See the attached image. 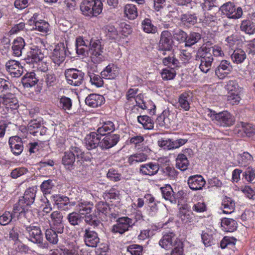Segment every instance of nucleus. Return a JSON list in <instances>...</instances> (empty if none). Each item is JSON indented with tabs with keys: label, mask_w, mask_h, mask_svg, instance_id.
<instances>
[{
	"label": "nucleus",
	"mask_w": 255,
	"mask_h": 255,
	"mask_svg": "<svg viewBox=\"0 0 255 255\" xmlns=\"http://www.w3.org/2000/svg\"><path fill=\"white\" fill-rule=\"evenodd\" d=\"M197 16L195 14L189 13L182 14L180 17L181 22L187 26L195 24L197 22Z\"/></svg>",
	"instance_id": "obj_38"
},
{
	"label": "nucleus",
	"mask_w": 255,
	"mask_h": 255,
	"mask_svg": "<svg viewBox=\"0 0 255 255\" xmlns=\"http://www.w3.org/2000/svg\"><path fill=\"white\" fill-rule=\"evenodd\" d=\"M49 23L43 20H40V21L37 22L33 25V29L37 30L43 33H47L49 30Z\"/></svg>",
	"instance_id": "obj_52"
},
{
	"label": "nucleus",
	"mask_w": 255,
	"mask_h": 255,
	"mask_svg": "<svg viewBox=\"0 0 255 255\" xmlns=\"http://www.w3.org/2000/svg\"><path fill=\"white\" fill-rule=\"evenodd\" d=\"M226 90L231 93H239V86L236 80L229 81L225 87Z\"/></svg>",
	"instance_id": "obj_59"
},
{
	"label": "nucleus",
	"mask_w": 255,
	"mask_h": 255,
	"mask_svg": "<svg viewBox=\"0 0 255 255\" xmlns=\"http://www.w3.org/2000/svg\"><path fill=\"white\" fill-rule=\"evenodd\" d=\"M119 74L118 67L113 64H109L101 72V75L103 78L114 79Z\"/></svg>",
	"instance_id": "obj_24"
},
{
	"label": "nucleus",
	"mask_w": 255,
	"mask_h": 255,
	"mask_svg": "<svg viewBox=\"0 0 255 255\" xmlns=\"http://www.w3.org/2000/svg\"><path fill=\"white\" fill-rule=\"evenodd\" d=\"M232 69L233 67L229 61L222 60L215 69V74L220 79H223L232 72Z\"/></svg>",
	"instance_id": "obj_17"
},
{
	"label": "nucleus",
	"mask_w": 255,
	"mask_h": 255,
	"mask_svg": "<svg viewBox=\"0 0 255 255\" xmlns=\"http://www.w3.org/2000/svg\"><path fill=\"white\" fill-rule=\"evenodd\" d=\"M222 12L229 18L239 19L243 15V10L241 7L236 8L231 2L224 3L220 7Z\"/></svg>",
	"instance_id": "obj_9"
},
{
	"label": "nucleus",
	"mask_w": 255,
	"mask_h": 255,
	"mask_svg": "<svg viewBox=\"0 0 255 255\" xmlns=\"http://www.w3.org/2000/svg\"><path fill=\"white\" fill-rule=\"evenodd\" d=\"M222 206L224 207L223 212L226 214H230L234 211L235 204L231 198L226 197L222 202Z\"/></svg>",
	"instance_id": "obj_43"
},
{
	"label": "nucleus",
	"mask_w": 255,
	"mask_h": 255,
	"mask_svg": "<svg viewBox=\"0 0 255 255\" xmlns=\"http://www.w3.org/2000/svg\"><path fill=\"white\" fill-rule=\"evenodd\" d=\"M143 30L146 33H155L157 31V28L152 23L151 20L148 18L145 19L142 22Z\"/></svg>",
	"instance_id": "obj_50"
},
{
	"label": "nucleus",
	"mask_w": 255,
	"mask_h": 255,
	"mask_svg": "<svg viewBox=\"0 0 255 255\" xmlns=\"http://www.w3.org/2000/svg\"><path fill=\"white\" fill-rule=\"evenodd\" d=\"M195 60L197 64L199 65L201 71L207 73L211 69L214 58L211 52L205 51L201 48L198 50Z\"/></svg>",
	"instance_id": "obj_1"
},
{
	"label": "nucleus",
	"mask_w": 255,
	"mask_h": 255,
	"mask_svg": "<svg viewBox=\"0 0 255 255\" xmlns=\"http://www.w3.org/2000/svg\"><path fill=\"white\" fill-rule=\"evenodd\" d=\"M133 225V223L131 219L128 217L119 218L117 220V224L113 226L112 232L122 235L129 230V229L132 228Z\"/></svg>",
	"instance_id": "obj_10"
},
{
	"label": "nucleus",
	"mask_w": 255,
	"mask_h": 255,
	"mask_svg": "<svg viewBox=\"0 0 255 255\" xmlns=\"http://www.w3.org/2000/svg\"><path fill=\"white\" fill-rule=\"evenodd\" d=\"M62 251L64 255H79V249L76 246L65 248Z\"/></svg>",
	"instance_id": "obj_64"
},
{
	"label": "nucleus",
	"mask_w": 255,
	"mask_h": 255,
	"mask_svg": "<svg viewBox=\"0 0 255 255\" xmlns=\"http://www.w3.org/2000/svg\"><path fill=\"white\" fill-rule=\"evenodd\" d=\"M202 48L204 49V51H205L211 52L213 56H214L215 57H222L224 55V52L222 50V48L220 47L217 46H214L210 48H207L206 47H205Z\"/></svg>",
	"instance_id": "obj_58"
},
{
	"label": "nucleus",
	"mask_w": 255,
	"mask_h": 255,
	"mask_svg": "<svg viewBox=\"0 0 255 255\" xmlns=\"http://www.w3.org/2000/svg\"><path fill=\"white\" fill-rule=\"evenodd\" d=\"M92 8L93 9L91 12V17L99 15L103 10V3L100 0H93Z\"/></svg>",
	"instance_id": "obj_47"
},
{
	"label": "nucleus",
	"mask_w": 255,
	"mask_h": 255,
	"mask_svg": "<svg viewBox=\"0 0 255 255\" xmlns=\"http://www.w3.org/2000/svg\"><path fill=\"white\" fill-rule=\"evenodd\" d=\"M120 136L117 134H108L101 141L100 147L102 149H109L117 144Z\"/></svg>",
	"instance_id": "obj_18"
},
{
	"label": "nucleus",
	"mask_w": 255,
	"mask_h": 255,
	"mask_svg": "<svg viewBox=\"0 0 255 255\" xmlns=\"http://www.w3.org/2000/svg\"><path fill=\"white\" fill-rule=\"evenodd\" d=\"M189 98L188 95L186 93L181 94L179 98V105L185 111H188L189 110Z\"/></svg>",
	"instance_id": "obj_57"
},
{
	"label": "nucleus",
	"mask_w": 255,
	"mask_h": 255,
	"mask_svg": "<svg viewBox=\"0 0 255 255\" xmlns=\"http://www.w3.org/2000/svg\"><path fill=\"white\" fill-rule=\"evenodd\" d=\"M70 53L68 50L67 44L65 45L64 43H60L56 46L51 55L52 61L58 66H59L63 63L68 55Z\"/></svg>",
	"instance_id": "obj_6"
},
{
	"label": "nucleus",
	"mask_w": 255,
	"mask_h": 255,
	"mask_svg": "<svg viewBox=\"0 0 255 255\" xmlns=\"http://www.w3.org/2000/svg\"><path fill=\"white\" fill-rule=\"evenodd\" d=\"M75 161V155L74 153L67 151L64 152V155L62 157V162L67 166H72L74 163Z\"/></svg>",
	"instance_id": "obj_42"
},
{
	"label": "nucleus",
	"mask_w": 255,
	"mask_h": 255,
	"mask_svg": "<svg viewBox=\"0 0 255 255\" xmlns=\"http://www.w3.org/2000/svg\"><path fill=\"white\" fill-rule=\"evenodd\" d=\"M221 226L226 232H233L237 228V222L229 218H223L221 220Z\"/></svg>",
	"instance_id": "obj_31"
},
{
	"label": "nucleus",
	"mask_w": 255,
	"mask_h": 255,
	"mask_svg": "<svg viewBox=\"0 0 255 255\" xmlns=\"http://www.w3.org/2000/svg\"><path fill=\"white\" fill-rule=\"evenodd\" d=\"M125 13L128 19H134L137 16L136 6L132 4H127L125 6Z\"/></svg>",
	"instance_id": "obj_41"
},
{
	"label": "nucleus",
	"mask_w": 255,
	"mask_h": 255,
	"mask_svg": "<svg viewBox=\"0 0 255 255\" xmlns=\"http://www.w3.org/2000/svg\"><path fill=\"white\" fill-rule=\"evenodd\" d=\"M234 132L239 137H251L255 135V126L252 124L241 122L235 127Z\"/></svg>",
	"instance_id": "obj_7"
},
{
	"label": "nucleus",
	"mask_w": 255,
	"mask_h": 255,
	"mask_svg": "<svg viewBox=\"0 0 255 255\" xmlns=\"http://www.w3.org/2000/svg\"><path fill=\"white\" fill-rule=\"evenodd\" d=\"M245 179L249 182H252L255 178V169L249 167L244 173Z\"/></svg>",
	"instance_id": "obj_63"
},
{
	"label": "nucleus",
	"mask_w": 255,
	"mask_h": 255,
	"mask_svg": "<svg viewBox=\"0 0 255 255\" xmlns=\"http://www.w3.org/2000/svg\"><path fill=\"white\" fill-rule=\"evenodd\" d=\"M85 221L87 224L94 227H98L101 224L97 216L94 214L85 215Z\"/></svg>",
	"instance_id": "obj_54"
},
{
	"label": "nucleus",
	"mask_w": 255,
	"mask_h": 255,
	"mask_svg": "<svg viewBox=\"0 0 255 255\" xmlns=\"http://www.w3.org/2000/svg\"><path fill=\"white\" fill-rule=\"evenodd\" d=\"M96 212L98 213L99 218L102 220H106L109 211L111 210L109 205L104 202H99L96 205Z\"/></svg>",
	"instance_id": "obj_27"
},
{
	"label": "nucleus",
	"mask_w": 255,
	"mask_h": 255,
	"mask_svg": "<svg viewBox=\"0 0 255 255\" xmlns=\"http://www.w3.org/2000/svg\"><path fill=\"white\" fill-rule=\"evenodd\" d=\"M34 72L27 73L21 79V82L24 87H31L36 84L38 79Z\"/></svg>",
	"instance_id": "obj_28"
},
{
	"label": "nucleus",
	"mask_w": 255,
	"mask_h": 255,
	"mask_svg": "<svg viewBox=\"0 0 255 255\" xmlns=\"http://www.w3.org/2000/svg\"><path fill=\"white\" fill-rule=\"evenodd\" d=\"M53 200L54 204L57 205L58 209L69 201V198L66 196L56 195L53 196Z\"/></svg>",
	"instance_id": "obj_56"
},
{
	"label": "nucleus",
	"mask_w": 255,
	"mask_h": 255,
	"mask_svg": "<svg viewBox=\"0 0 255 255\" xmlns=\"http://www.w3.org/2000/svg\"><path fill=\"white\" fill-rule=\"evenodd\" d=\"M104 97L100 95L92 94L85 99V103L88 106L96 108L101 106L104 102Z\"/></svg>",
	"instance_id": "obj_25"
},
{
	"label": "nucleus",
	"mask_w": 255,
	"mask_h": 255,
	"mask_svg": "<svg viewBox=\"0 0 255 255\" xmlns=\"http://www.w3.org/2000/svg\"><path fill=\"white\" fill-rule=\"evenodd\" d=\"M14 218V215L9 212H5L0 216V224L5 226L10 223Z\"/></svg>",
	"instance_id": "obj_55"
},
{
	"label": "nucleus",
	"mask_w": 255,
	"mask_h": 255,
	"mask_svg": "<svg viewBox=\"0 0 255 255\" xmlns=\"http://www.w3.org/2000/svg\"><path fill=\"white\" fill-rule=\"evenodd\" d=\"M173 41L171 33L168 30L163 31L158 43V50L170 51L173 48Z\"/></svg>",
	"instance_id": "obj_11"
},
{
	"label": "nucleus",
	"mask_w": 255,
	"mask_h": 255,
	"mask_svg": "<svg viewBox=\"0 0 255 255\" xmlns=\"http://www.w3.org/2000/svg\"><path fill=\"white\" fill-rule=\"evenodd\" d=\"M72 101L68 97L62 96L59 100L58 106L63 110H70L72 107Z\"/></svg>",
	"instance_id": "obj_49"
},
{
	"label": "nucleus",
	"mask_w": 255,
	"mask_h": 255,
	"mask_svg": "<svg viewBox=\"0 0 255 255\" xmlns=\"http://www.w3.org/2000/svg\"><path fill=\"white\" fill-rule=\"evenodd\" d=\"M67 220L72 226H79L83 221V217L76 212H73L67 216Z\"/></svg>",
	"instance_id": "obj_36"
},
{
	"label": "nucleus",
	"mask_w": 255,
	"mask_h": 255,
	"mask_svg": "<svg viewBox=\"0 0 255 255\" xmlns=\"http://www.w3.org/2000/svg\"><path fill=\"white\" fill-rule=\"evenodd\" d=\"M101 135L97 132H92L87 135L85 138V143L88 150L95 148L100 146Z\"/></svg>",
	"instance_id": "obj_21"
},
{
	"label": "nucleus",
	"mask_w": 255,
	"mask_h": 255,
	"mask_svg": "<svg viewBox=\"0 0 255 255\" xmlns=\"http://www.w3.org/2000/svg\"><path fill=\"white\" fill-rule=\"evenodd\" d=\"M253 156L248 152H244L237 156V161L242 166H246L253 161Z\"/></svg>",
	"instance_id": "obj_34"
},
{
	"label": "nucleus",
	"mask_w": 255,
	"mask_h": 255,
	"mask_svg": "<svg viewBox=\"0 0 255 255\" xmlns=\"http://www.w3.org/2000/svg\"><path fill=\"white\" fill-rule=\"evenodd\" d=\"M79 214L81 215H87L89 214L93 207V204L89 202L82 201L78 203L77 205Z\"/></svg>",
	"instance_id": "obj_37"
},
{
	"label": "nucleus",
	"mask_w": 255,
	"mask_h": 255,
	"mask_svg": "<svg viewBox=\"0 0 255 255\" xmlns=\"http://www.w3.org/2000/svg\"><path fill=\"white\" fill-rule=\"evenodd\" d=\"M201 38V35L200 33L195 32H191L188 35L185 46L186 47H191L197 43Z\"/></svg>",
	"instance_id": "obj_44"
},
{
	"label": "nucleus",
	"mask_w": 255,
	"mask_h": 255,
	"mask_svg": "<svg viewBox=\"0 0 255 255\" xmlns=\"http://www.w3.org/2000/svg\"><path fill=\"white\" fill-rule=\"evenodd\" d=\"M43 57L44 56L41 50L38 47H35L31 49L27 57L25 58V60L27 63L33 64L41 61Z\"/></svg>",
	"instance_id": "obj_23"
},
{
	"label": "nucleus",
	"mask_w": 255,
	"mask_h": 255,
	"mask_svg": "<svg viewBox=\"0 0 255 255\" xmlns=\"http://www.w3.org/2000/svg\"><path fill=\"white\" fill-rule=\"evenodd\" d=\"M63 218L62 214L58 211H54L50 214L51 228L56 230L58 233L62 234L64 231Z\"/></svg>",
	"instance_id": "obj_16"
},
{
	"label": "nucleus",
	"mask_w": 255,
	"mask_h": 255,
	"mask_svg": "<svg viewBox=\"0 0 255 255\" xmlns=\"http://www.w3.org/2000/svg\"><path fill=\"white\" fill-rule=\"evenodd\" d=\"M25 45L24 40L22 37H19L15 39L12 46L14 55L17 57L21 56Z\"/></svg>",
	"instance_id": "obj_29"
},
{
	"label": "nucleus",
	"mask_w": 255,
	"mask_h": 255,
	"mask_svg": "<svg viewBox=\"0 0 255 255\" xmlns=\"http://www.w3.org/2000/svg\"><path fill=\"white\" fill-rule=\"evenodd\" d=\"M83 239L86 246L92 248L96 247L100 242L98 234L90 228H86L83 231Z\"/></svg>",
	"instance_id": "obj_13"
},
{
	"label": "nucleus",
	"mask_w": 255,
	"mask_h": 255,
	"mask_svg": "<svg viewBox=\"0 0 255 255\" xmlns=\"http://www.w3.org/2000/svg\"><path fill=\"white\" fill-rule=\"evenodd\" d=\"M64 75L67 83L74 86H79L84 81L85 73L81 70L71 68L65 71Z\"/></svg>",
	"instance_id": "obj_3"
},
{
	"label": "nucleus",
	"mask_w": 255,
	"mask_h": 255,
	"mask_svg": "<svg viewBox=\"0 0 255 255\" xmlns=\"http://www.w3.org/2000/svg\"><path fill=\"white\" fill-rule=\"evenodd\" d=\"M93 0H83L80 4V10L85 16L91 17V12L93 9L92 8Z\"/></svg>",
	"instance_id": "obj_33"
},
{
	"label": "nucleus",
	"mask_w": 255,
	"mask_h": 255,
	"mask_svg": "<svg viewBox=\"0 0 255 255\" xmlns=\"http://www.w3.org/2000/svg\"><path fill=\"white\" fill-rule=\"evenodd\" d=\"M26 232L28 234V239L30 241L38 244L41 248H47L48 247L47 243L43 242V235L39 227L34 226L27 227Z\"/></svg>",
	"instance_id": "obj_4"
},
{
	"label": "nucleus",
	"mask_w": 255,
	"mask_h": 255,
	"mask_svg": "<svg viewBox=\"0 0 255 255\" xmlns=\"http://www.w3.org/2000/svg\"><path fill=\"white\" fill-rule=\"evenodd\" d=\"M147 155L142 152L131 155L129 157L128 160L130 164H134L137 162H141L147 159Z\"/></svg>",
	"instance_id": "obj_51"
},
{
	"label": "nucleus",
	"mask_w": 255,
	"mask_h": 255,
	"mask_svg": "<svg viewBox=\"0 0 255 255\" xmlns=\"http://www.w3.org/2000/svg\"><path fill=\"white\" fill-rule=\"evenodd\" d=\"M127 251L131 255H141L142 247L137 245H131L128 247Z\"/></svg>",
	"instance_id": "obj_61"
},
{
	"label": "nucleus",
	"mask_w": 255,
	"mask_h": 255,
	"mask_svg": "<svg viewBox=\"0 0 255 255\" xmlns=\"http://www.w3.org/2000/svg\"><path fill=\"white\" fill-rule=\"evenodd\" d=\"M10 84L9 82L2 78H0V98L1 95L5 94L7 91H10Z\"/></svg>",
	"instance_id": "obj_60"
},
{
	"label": "nucleus",
	"mask_w": 255,
	"mask_h": 255,
	"mask_svg": "<svg viewBox=\"0 0 255 255\" xmlns=\"http://www.w3.org/2000/svg\"><path fill=\"white\" fill-rule=\"evenodd\" d=\"M189 164V161L185 154H178L176 159V167L177 168L185 171L187 169Z\"/></svg>",
	"instance_id": "obj_35"
},
{
	"label": "nucleus",
	"mask_w": 255,
	"mask_h": 255,
	"mask_svg": "<svg viewBox=\"0 0 255 255\" xmlns=\"http://www.w3.org/2000/svg\"><path fill=\"white\" fill-rule=\"evenodd\" d=\"M1 101L7 111L16 110L18 107L17 101L14 94L7 91L5 94L1 95Z\"/></svg>",
	"instance_id": "obj_14"
},
{
	"label": "nucleus",
	"mask_w": 255,
	"mask_h": 255,
	"mask_svg": "<svg viewBox=\"0 0 255 255\" xmlns=\"http://www.w3.org/2000/svg\"><path fill=\"white\" fill-rule=\"evenodd\" d=\"M206 181L204 178L200 175L191 176L188 179V184L190 188L193 190L202 189Z\"/></svg>",
	"instance_id": "obj_19"
},
{
	"label": "nucleus",
	"mask_w": 255,
	"mask_h": 255,
	"mask_svg": "<svg viewBox=\"0 0 255 255\" xmlns=\"http://www.w3.org/2000/svg\"><path fill=\"white\" fill-rule=\"evenodd\" d=\"M162 62L164 65L171 67V69H174L177 64L178 60L174 58L173 53H171L168 57L162 60Z\"/></svg>",
	"instance_id": "obj_53"
},
{
	"label": "nucleus",
	"mask_w": 255,
	"mask_h": 255,
	"mask_svg": "<svg viewBox=\"0 0 255 255\" xmlns=\"http://www.w3.org/2000/svg\"><path fill=\"white\" fill-rule=\"evenodd\" d=\"M36 190L33 188L27 189L24 194L22 199H19L18 206L15 205L13 207V212L16 213L17 211L20 213L24 211V205L25 203L26 206H29L33 203L35 198Z\"/></svg>",
	"instance_id": "obj_5"
},
{
	"label": "nucleus",
	"mask_w": 255,
	"mask_h": 255,
	"mask_svg": "<svg viewBox=\"0 0 255 255\" xmlns=\"http://www.w3.org/2000/svg\"><path fill=\"white\" fill-rule=\"evenodd\" d=\"M178 242H181L178 240L175 235L173 232H169L163 236L159 244L162 248L168 250L172 249Z\"/></svg>",
	"instance_id": "obj_12"
},
{
	"label": "nucleus",
	"mask_w": 255,
	"mask_h": 255,
	"mask_svg": "<svg viewBox=\"0 0 255 255\" xmlns=\"http://www.w3.org/2000/svg\"><path fill=\"white\" fill-rule=\"evenodd\" d=\"M89 54L92 62L99 64L105 60L103 47L99 40H91L89 42Z\"/></svg>",
	"instance_id": "obj_2"
},
{
	"label": "nucleus",
	"mask_w": 255,
	"mask_h": 255,
	"mask_svg": "<svg viewBox=\"0 0 255 255\" xmlns=\"http://www.w3.org/2000/svg\"><path fill=\"white\" fill-rule=\"evenodd\" d=\"M159 169V164L149 163L140 166V172L143 175L152 176L156 174Z\"/></svg>",
	"instance_id": "obj_26"
},
{
	"label": "nucleus",
	"mask_w": 255,
	"mask_h": 255,
	"mask_svg": "<svg viewBox=\"0 0 255 255\" xmlns=\"http://www.w3.org/2000/svg\"><path fill=\"white\" fill-rule=\"evenodd\" d=\"M88 75L90 78V81L92 85H95L97 87L103 86L104 81L101 76H100L91 71H88Z\"/></svg>",
	"instance_id": "obj_40"
},
{
	"label": "nucleus",
	"mask_w": 255,
	"mask_h": 255,
	"mask_svg": "<svg viewBox=\"0 0 255 255\" xmlns=\"http://www.w3.org/2000/svg\"><path fill=\"white\" fill-rule=\"evenodd\" d=\"M240 29L247 34H253L255 32V24L250 19H244L241 22Z\"/></svg>",
	"instance_id": "obj_30"
},
{
	"label": "nucleus",
	"mask_w": 255,
	"mask_h": 255,
	"mask_svg": "<svg viewBox=\"0 0 255 255\" xmlns=\"http://www.w3.org/2000/svg\"><path fill=\"white\" fill-rule=\"evenodd\" d=\"M9 144L11 152L15 155H19L23 149V145L21 139L17 136L10 137Z\"/></svg>",
	"instance_id": "obj_20"
},
{
	"label": "nucleus",
	"mask_w": 255,
	"mask_h": 255,
	"mask_svg": "<svg viewBox=\"0 0 255 255\" xmlns=\"http://www.w3.org/2000/svg\"><path fill=\"white\" fill-rule=\"evenodd\" d=\"M137 120L142 125L144 128L151 129L153 128V123L148 116L146 115L138 116Z\"/></svg>",
	"instance_id": "obj_45"
},
{
	"label": "nucleus",
	"mask_w": 255,
	"mask_h": 255,
	"mask_svg": "<svg viewBox=\"0 0 255 255\" xmlns=\"http://www.w3.org/2000/svg\"><path fill=\"white\" fill-rule=\"evenodd\" d=\"M212 120H215L221 126L229 127L233 125L235 122L234 117L230 113H211L208 114Z\"/></svg>",
	"instance_id": "obj_8"
},
{
	"label": "nucleus",
	"mask_w": 255,
	"mask_h": 255,
	"mask_svg": "<svg viewBox=\"0 0 255 255\" xmlns=\"http://www.w3.org/2000/svg\"><path fill=\"white\" fill-rule=\"evenodd\" d=\"M175 72L174 69H164L162 70L161 73L163 79L166 80L173 79L175 77Z\"/></svg>",
	"instance_id": "obj_62"
},
{
	"label": "nucleus",
	"mask_w": 255,
	"mask_h": 255,
	"mask_svg": "<svg viewBox=\"0 0 255 255\" xmlns=\"http://www.w3.org/2000/svg\"><path fill=\"white\" fill-rule=\"evenodd\" d=\"M143 95L141 94H139L136 96L134 100L136 103V105H134L132 106H130V104L128 103H126L125 105V108L128 111H131L135 112V110L138 111V109L140 108L141 110H151L152 109H148V107L146 106L145 103L143 101Z\"/></svg>",
	"instance_id": "obj_22"
},
{
	"label": "nucleus",
	"mask_w": 255,
	"mask_h": 255,
	"mask_svg": "<svg viewBox=\"0 0 255 255\" xmlns=\"http://www.w3.org/2000/svg\"><path fill=\"white\" fill-rule=\"evenodd\" d=\"M6 71L13 77H19L23 72V68L19 61L8 60L5 64Z\"/></svg>",
	"instance_id": "obj_15"
},
{
	"label": "nucleus",
	"mask_w": 255,
	"mask_h": 255,
	"mask_svg": "<svg viewBox=\"0 0 255 255\" xmlns=\"http://www.w3.org/2000/svg\"><path fill=\"white\" fill-rule=\"evenodd\" d=\"M233 62L236 64L243 63L247 58L246 52L242 49L235 50L231 56Z\"/></svg>",
	"instance_id": "obj_32"
},
{
	"label": "nucleus",
	"mask_w": 255,
	"mask_h": 255,
	"mask_svg": "<svg viewBox=\"0 0 255 255\" xmlns=\"http://www.w3.org/2000/svg\"><path fill=\"white\" fill-rule=\"evenodd\" d=\"M58 234L56 230L50 228L46 230L45 238L50 243L55 245L58 241Z\"/></svg>",
	"instance_id": "obj_39"
},
{
	"label": "nucleus",
	"mask_w": 255,
	"mask_h": 255,
	"mask_svg": "<svg viewBox=\"0 0 255 255\" xmlns=\"http://www.w3.org/2000/svg\"><path fill=\"white\" fill-rule=\"evenodd\" d=\"M161 190L162 196L165 200L169 201L171 203L175 201L173 197V191L170 185L161 187Z\"/></svg>",
	"instance_id": "obj_46"
},
{
	"label": "nucleus",
	"mask_w": 255,
	"mask_h": 255,
	"mask_svg": "<svg viewBox=\"0 0 255 255\" xmlns=\"http://www.w3.org/2000/svg\"><path fill=\"white\" fill-rule=\"evenodd\" d=\"M174 38L180 43H186L187 38H188L187 34L180 29H175L173 33Z\"/></svg>",
	"instance_id": "obj_48"
}]
</instances>
